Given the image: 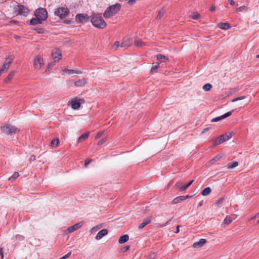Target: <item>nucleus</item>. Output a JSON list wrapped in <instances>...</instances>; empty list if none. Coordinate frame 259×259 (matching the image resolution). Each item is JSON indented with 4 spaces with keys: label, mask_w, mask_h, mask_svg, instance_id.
<instances>
[{
    "label": "nucleus",
    "mask_w": 259,
    "mask_h": 259,
    "mask_svg": "<svg viewBox=\"0 0 259 259\" xmlns=\"http://www.w3.org/2000/svg\"><path fill=\"white\" fill-rule=\"evenodd\" d=\"M91 22L93 26L99 29H104L107 25L99 14H93L91 16Z\"/></svg>",
    "instance_id": "obj_1"
},
{
    "label": "nucleus",
    "mask_w": 259,
    "mask_h": 259,
    "mask_svg": "<svg viewBox=\"0 0 259 259\" xmlns=\"http://www.w3.org/2000/svg\"><path fill=\"white\" fill-rule=\"evenodd\" d=\"M120 8L121 5L118 3L108 7L103 14L104 17L105 18H109L113 16L118 13Z\"/></svg>",
    "instance_id": "obj_2"
},
{
    "label": "nucleus",
    "mask_w": 259,
    "mask_h": 259,
    "mask_svg": "<svg viewBox=\"0 0 259 259\" xmlns=\"http://www.w3.org/2000/svg\"><path fill=\"white\" fill-rule=\"evenodd\" d=\"M1 129L3 133L11 136L14 135L16 133L19 132L17 127L9 124L1 126Z\"/></svg>",
    "instance_id": "obj_3"
},
{
    "label": "nucleus",
    "mask_w": 259,
    "mask_h": 259,
    "mask_svg": "<svg viewBox=\"0 0 259 259\" xmlns=\"http://www.w3.org/2000/svg\"><path fill=\"white\" fill-rule=\"evenodd\" d=\"M70 11L68 8L60 7L56 9L54 12L55 15L58 16L60 19H64L69 14Z\"/></svg>",
    "instance_id": "obj_4"
},
{
    "label": "nucleus",
    "mask_w": 259,
    "mask_h": 259,
    "mask_svg": "<svg viewBox=\"0 0 259 259\" xmlns=\"http://www.w3.org/2000/svg\"><path fill=\"white\" fill-rule=\"evenodd\" d=\"M35 17L40 18L41 20L45 21L48 18V12L45 8H40L35 11Z\"/></svg>",
    "instance_id": "obj_5"
},
{
    "label": "nucleus",
    "mask_w": 259,
    "mask_h": 259,
    "mask_svg": "<svg viewBox=\"0 0 259 259\" xmlns=\"http://www.w3.org/2000/svg\"><path fill=\"white\" fill-rule=\"evenodd\" d=\"M14 13L16 15H21L26 16L29 13V10L23 5L18 6L14 9Z\"/></svg>",
    "instance_id": "obj_6"
},
{
    "label": "nucleus",
    "mask_w": 259,
    "mask_h": 259,
    "mask_svg": "<svg viewBox=\"0 0 259 259\" xmlns=\"http://www.w3.org/2000/svg\"><path fill=\"white\" fill-rule=\"evenodd\" d=\"M232 137L231 133H226L216 138L214 142V145H219L223 142L228 141Z\"/></svg>",
    "instance_id": "obj_7"
},
{
    "label": "nucleus",
    "mask_w": 259,
    "mask_h": 259,
    "mask_svg": "<svg viewBox=\"0 0 259 259\" xmlns=\"http://www.w3.org/2000/svg\"><path fill=\"white\" fill-rule=\"evenodd\" d=\"M90 19H91V16L89 17L85 14H77L75 17L76 21L78 23L87 22Z\"/></svg>",
    "instance_id": "obj_8"
},
{
    "label": "nucleus",
    "mask_w": 259,
    "mask_h": 259,
    "mask_svg": "<svg viewBox=\"0 0 259 259\" xmlns=\"http://www.w3.org/2000/svg\"><path fill=\"white\" fill-rule=\"evenodd\" d=\"M44 64L42 58L39 55L34 59V66L36 69H40Z\"/></svg>",
    "instance_id": "obj_9"
},
{
    "label": "nucleus",
    "mask_w": 259,
    "mask_h": 259,
    "mask_svg": "<svg viewBox=\"0 0 259 259\" xmlns=\"http://www.w3.org/2000/svg\"><path fill=\"white\" fill-rule=\"evenodd\" d=\"M52 56L55 61H59L62 58V54L60 50L55 49L52 51Z\"/></svg>",
    "instance_id": "obj_10"
},
{
    "label": "nucleus",
    "mask_w": 259,
    "mask_h": 259,
    "mask_svg": "<svg viewBox=\"0 0 259 259\" xmlns=\"http://www.w3.org/2000/svg\"><path fill=\"white\" fill-rule=\"evenodd\" d=\"M194 182V180H191L190 182H189L187 184L181 185V184L179 182L177 183L175 185V187L176 189H179L181 191H184L186 190Z\"/></svg>",
    "instance_id": "obj_11"
},
{
    "label": "nucleus",
    "mask_w": 259,
    "mask_h": 259,
    "mask_svg": "<svg viewBox=\"0 0 259 259\" xmlns=\"http://www.w3.org/2000/svg\"><path fill=\"white\" fill-rule=\"evenodd\" d=\"M13 59L14 57L12 55H10L8 57L6 58L2 68L4 69V70L8 69L10 65L11 64Z\"/></svg>",
    "instance_id": "obj_12"
},
{
    "label": "nucleus",
    "mask_w": 259,
    "mask_h": 259,
    "mask_svg": "<svg viewBox=\"0 0 259 259\" xmlns=\"http://www.w3.org/2000/svg\"><path fill=\"white\" fill-rule=\"evenodd\" d=\"M83 223L81 222H79L78 223H76V224H74V225L69 227L67 230V232L69 233L73 232V231L80 228L83 225Z\"/></svg>",
    "instance_id": "obj_13"
},
{
    "label": "nucleus",
    "mask_w": 259,
    "mask_h": 259,
    "mask_svg": "<svg viewBox=\"0 0 259 259\" xmlns=\"http://www.w3.org/2000/svg\"><path fill=\"white\" fill-rule=\"evenodd\" d=\"M132 44V40L129 37H125L122 39L120 46L123 48L128 47L131 46Z\"/></svg>",
    "instance_id": "obj_14"
},
{
    "label": "nucleus",
    "mask_w": 259,
    "mask_h": 259,
    "mask_svg": "<svg viewBox=\"0 0 259 259\" xmlns=\"http://www.w3.org/2000/svg\"><path fill=\"white\" fill-rule=\"evenodd\" d=\"M232 111L228 112L222 116L217 117H215V118L212 119L211 120V122H214L219 121L221 120L222 119H223L227 118V117H229V116H230L232 114Z\"/></svg>",
    "instance_id": "obj_15"
},
{
    "label": "nucleus",
    "mask_w": 259,
    "mask_h": 259,
    "mask_svg": "<svg viewBox=\"0 0 259 259\" xmlns=\"http://www.w3.org/2000/svg\"><path fill=\"white\" fill-rule=\"evenodd\" d=\"M108 234V231L106 229L100 230L97 234L95 238L96 240H100Z\"/></svg>",
    "instance_id": "obj_16"
},
{
    "label": "nucleus",
    "mask_w": 259,
    "mask_h": 259,
    "mask_svg": "<svg viewBox=\"0 0 259 259\" xmlns=\"http://www.w3.org/2000/svg\"><path fill=\"white\" fill-rule=\"evenodd\" d=\"M206 242L205 239H200L198 241L194 242L193 244V247L195 248H198L203 246Z\"/></svg>",
    "instance_id": "obj_17"
},
{
    "label": "nucleus",
    "mask_w": 259,
    "mask_h": 259,
    "mask_svg": "<svg viewBox=\"0 0 259 259\" xmlns=\"http://www.w3.org/2000/svg\"><path fill=\"white\" fill-rule=\"evenodd\" d=\"M87 79L85 78H82L76 81L74 84L77 87H84L87 84Z\"/></svg>",
    "instance_id": "obj_18"
},
{
    "label": "nucleus",
    "mask_w": 259,
    "mask_h": 259,
    "mask_svg": "<svg viewBox=\"0 0 259 259\" xmlns=\"http://www.w3.org/2000/svg\"><path fill=\"white\" fill-rule=\"evenodd\" d=\"M156 59L157 60L163 62H165L169 60L168 58L166 56L161 54H159L156 55Z\"/></svg>",
    "instance_id": "obj_19"
},
{
    "label": "nucleus",
    "mask_w": 259,
    "mask_h": 259,
    "mask_svg": "<svg viewBox=\"0 0 259 259\" xmlns=\"http://www.w3.org/2000/svg\"><path fill=\"white\" fill-rule=\"evenodd\" d=\"M151 222V218H149L145 220H144L143 222L141 223L138 227L139 229H143L147 225L150 224Z\"/></svg>",
    "instance_id": "obj_20"
},
{
    "label": "nucleus",
    "mask_w": 259,
    "mask_h": 259,
    "mask_svg": "<svg viewBox=\"0 0 259 259\" xmlns=\"http://www.w3.org/2000/svg\"><path fill=\"white\" fill-rule=\"evenodd\" d=\"M42 20H41L40 18H33L30 21V24L32 25H35L38 24H41L42 22Z\"/></svg>",
    "instance_id": "obj_21"
},
{
    "label": "nucleus",
    "mask_w": 259,
    "mask_h": 259,
    "mask_svg": "<svg viewBox=\"0 0 259 259\" xmlns=\"http://www.w3.org/2000/svg\"><path fill=\"white\" fill-rule=\"evenodd\" d=\"M80 100H78V101L76 100H72L71 104V107L74 109H78L80 106V103L79 102Z\"/></svg>",
    "instance_id": "obj_22"
},
{
    "label": "nucleus",
    "mask_w": 259,
    "mask_h": 259,
    "mask_svg": "<svg viewBox=\"0 0 259 259\" xmlns=\"http://www.w3.org/2000/svg\"><path fill=\"white\" fill-rule=\"evenodd\" d=\"M89 136V133L82 134L78 139L77 142L81 143L86 140Z\"/></svg>",
    "instance_id": "obj_23"
},
{
    "label": "nucleus",
    "mask_w": 259,
    "mask_h": 259,
    "mask_svg": "<svg viewBox=\"0 0 259 259\" xmlns=\"http://www.w3.org/2000/svg\"><path fill=\"white\" fill-rule=\"evenodd\" d=\"M128 239H129V236L128 235H127V234L123 235L121 236V237H120V238L118 239V242L120 244H122L123 243H125L127 241H128Z\"/></svg>",
    "instance_id": "obj_24"
},
{
    "label": "nucleus",
    "mask_w": 259,
    "mask_h": 259,
    "mask_svg": "<svg viewBox=\"0 0 259 259\" xmlns=\"http://www.w3.org/2000/svg\"><path fill=\"white\" fill-rule=\"evenodd\" d=\"M219 28L224 29L227 30L230 28V25L228 23H221L218 25Z\"/></svg>",
    "instance_id": "obj_25"
},
{
    "label": "nucleus",
    "mask_w": 259,
    "mask_h": 259,
    "mask_svg": "<svg viewBox=\"0 0 259 259\" xmlns=\"http://www.w3.org/2000/svg\"><path fill=\"white\" fill-rule=\"evenodd\" d=\"M184 197L182 196H178L174 198L171 201V204H176L184 200Z\"/></svg>",
    "instance_id": "obj_26"
},
{
    "label": "nucleus",
    "mask_w": 259,
    "mask_h": 259,
    "mask_svg": "<svg viewBox=\"0 0 259 259\" xmlns=\"http://www.w3.org/2000/svg\"><path fill=\"white\" fill-rule=\"evenodd\" d=\"M211 191V190L210 187H206L202 190L201 194L203 196H207L210 193Z\"/></svg>",
    "instance_id": "obj_27"
},
{
    "label": "nucleus",
    "mask_w": 259,
    "mask_h": 259,
    "mask_svg": "<svg viewBox=\"0 0 259 259\" xmlns=\"http://www.w3.org/2000/svg\"><path fill=\"white\" fill-rule=\"evenodd\" d=\"M62 71L67 74H73V73H79V72L77 71V70H72V69H66V68H65L64 69L62 70Z\"/></svg>",
    "instance_id": "obj_28"
},
{
    "label": "nucleus",
    "mask_w": 259,
    "mask_h": 259,
    "mask_svg": "<svg viewBox=\"0 0 259 259\" xmlns=\"http://www.w3.org/2000/svg\"><path fill=\"white\" fill-rule=\"evenodd\" d=\"M238 165V162L234 161V162H233L229 163L227 165V167L228 168H234L235 167H236Z\"/></svg>",
    "instance_id": "obj_29"
},
{
    "label": "nucleus",
    "mask_w": 259,
    "mask_h": 259,
    "mask_svg": "<svg viewBox=\"0 0 259 259\" xmlns=\"http://www.w3.org/2000/svg\"><path fill=\"white\" fill-rule=\"evenodd\" d=\"M212 85L210 83H206L204 84L203 87V89L205 91H209L212 88Z\"/></svg>",
    "instance_id": "obj_30"
},
{
    "label": "nucleus",
    "mask_w": 259,
    "mask_h": 259,
    "mask_svg": "<svg viewBox=\"0 0 259 259\" xmlns=\"http://www.w3.org/2000/svg\"><path fill=\"white\" fill-rule=\"evenodd\" d=\"M14 74H15L14 71H12V72H10L9 75L6 78L5 81L6 82L10 81L13 77Z\"/></svg>",
    "instance_id": "obj_31"
},
{
    "label": "nucleus",
    "mask_w": 259,
    "mask_h": 259,
    "mask_svg": "<svg viewBox=\"0 0 259 259\" xmlns=\"http://www.w3.org/2000/svg\"><path fill=\"white\" fill-rule=\"evenodd\" d=\"M59 143V141L58 139H54L53 140H52L51 141V146L53 147H57Z\"/></svg>",
    "instance_id": "obj_32"
},
{
    "label": "nucleus",
    "mask_w": 259,
    "mask_h": 259,
    "mask_svg": "<svg viewBox=\"0 0 259 259\" xmlns=\"http://www.w3.org/2000/svg\"><path fill=\"white\" fill-rule=\"evenodd\" d=\"M135 44L138 47H142L144 45V43L141 40L138 39L135 41Z\"/></svg>",
    "instance_id": "obj_33"
},
{
    "label": "nucleus",
    "mask_w": 259,
    "mask_h": 259,
    "mask_svg": "<svg viewBox=\"0 0 259 259\" xmlns=\"http://www.w3.org/2000/svg\"><path fill=\"white\" fill-rule=\"evenodd\" d=\"M164 13V11L163 9H160L158 12L157 18L159 19H161L162 17V16H163Z\"/></svg>",
    "instance_id": "obj_34"
},
{
    "label": "nucleus",
    "mask_w": 259,
    "mask_h": 259,
    "mask_svg": "<svg viewBox=\"0 0 259 259\" xmlns=\"http://www.w3.org/2000/svg\"><path fill=\"white\" fill-rule=\"evenodd\" d=\"M159 67V63H153V66L151 69L150 71L152 72L154 70H156L158 67Z\"/></svg>",
    "instance_id": "obj_35"
},
{
    "label": "nucleus",
    "mask_w": 259,
    "mask_h": 259,
    "mask_svg": "<svg viewBox=\"0 0 259 259\" xmlns=\"http://www.w3.org/2000/svg\"><path fill=\"white\" fill-rule=\"evenodd\" d=\"M232 221V220L229 217H226V218L224 220V223L225 225L230 224Z\"/></svg>",
    "instance_id": "obj_36"
},
{
    "label": "nucleus",
    "mask_w": 259,
    "mask_h": 259,
    "mask_svg": "<svg viewBox=\"0 0 259 259\" xmlns=\"http://www.w3.org/2000/svg\"><path fill=\"white\" fill-rule=\"evenodd\" d=\"M247 9V8L246 6H241V7L237 8L236 9V12H242L243 11H246Z\"/></svg>",
    "instance_id": "obj_37"
},
{
    "label": "nucleus",
    "mask_w": 259,
    "mask_h": 259,
    "mask_svg": "<svg viewBox=\"0 0 259 259\" xmlns=\"http://www.w3.org/2000/svg\"><path fill=\"white\" fill-rule=\"evenodd\" d=\"M19 173L18 172H15L14 173V174L11 177L9 178V180H15L16 178H17L19 177Z\"/></svg>",
    "instance_id": "obj_38"
},
{
    "label": "nucleus",
    "mask_w": 259,
    "mask_h": 259,
    "mask_svg": "<svg viewBox=\"0 0 259 259\" xmlns=\"http://www.w3.org/2000/svg\"><path fill=\"white\" fill-rule=\"evenodd\" d=\"M192 17L193 19L196 20L199 17V14L198 13H193L192 15Z\"/></svg>",
    "instance_id": "obj_39"
},
{
    "label": "nucleus",
    "mask_w": 259,
    "mask_h": 259,
    "mask_svg": "<svg viewBox=\"0 0 259 259\" xmlns=\"http://www.w3.org/2000/svg\"><path fill=\"white\" fill-rule=\"evenodd\" d=\"M106 140H107V139L106 138L102 139L98 142V145H101L103 144L106 142Z\"/></svg>",
    "instance_id": "obj_40"
},
{
    "label": "nucleus",
    "mask_w": 259,
    "mask_h": 259,
    "mask_svg": "<svg viewBox=\"0 0 259 259\" xmlns=\"http://www.w3.org/2000/svg\"><path fill=\"white\" fill-rule=\"evenodd\" d=\"M244 99V96H241V97H238V98H234L232 100V102H236L238 100H242Z\"/></svg>",
    "instance_id": "obj_41"
},
{
    "label": "nucleus",
    "mask_w": 259,
    "mask_h": 259,
    "mask_svg": "<svg viewBox=\"0 0 259 259\" xmlns=\"http://www.w3.org/2000/svg\"><path fill=\"white\" fill-rule=\"evenodd\" d=\"M71 254V252L70 251V252H68L66 254H65V255H64L63 256L61 257L60 259H66L67 257H68L69 256H70Z\"/></svg>",
    "instance_id": "obj_42"
},
{
    "label": "nucleus",
    "mask_w": 259,
    "mask_h": 259,
    "mask_svg": "<svg viewBox=\"0 0 259 259\" xmlns=\"http://www.w3.org/2000/svg\"><path fill=\"white\" fill-rule=\"evenodd\" d=\"M35 30L37 31V32L38 33H40V34L44 33V29L43 28H41L35 29Z\"/></svg>",
    "instance_id": "obj_43"
},
{
    "label": "nucleus",
    "mask_w": 259,
    "mask_h": 259,
    "mask_svg": "<svg viewBox=\"0 0 259 259\" xmlns=\"http://www.w3.org/2000/svg\"><path fill=\"white\" fill-rule=\"evenodd\" d=\"M224 199L223 198H221L218 200L216 202V204H218V206H219V205L220 203H222V202L224 201Z\"/></svg>",
    "instance_id": "obj_44"
},
{
    "label": "nucleus",
    "mask_w": 259,
    "mask_h": 259,
    "mask_svg": "<svg viewBox=\"0 0 259 259\" xmlns=\"http://www.w3.org/2000/svg\"><path fill=\"white\" fill-rule=\"evenodd\" d=\"M129 248H130V246H125L124 247H123V248H122L121 249V251L122 252H125L127 250L129 249Z\"/></svg>",
    "instance_id": "obj_45"
},
{
    "label": "nucleus",
    "mask_w": 259,
    "mask_h": 259,
    "mask_svg": "<svg viewBox=\"0 0 259 259\" xmlns=\"http://www.w3.org/2000/svg\"><path fill=\"white\" fill-rule=\"evenodd\" d=\"M136 0H128L127 2V4L129 5H133L136 3Z\"/></svg>",
    "instance_id": "obj_46"
},
{
    "label": "nucleus",
    "mask_w": 259,
    "mask_h": 259,
    "mask_svg": "<svg viewBox=\"0 0 259 259\" xmlns=\"http://www.w3.org/2000/svg\"><path fill=\"white\" fill-rule=\"evenodd\" d=\"M221 156L220 155H218L217 156H215L213 158V160L215 161H218V160H219L221 158Z\"/></svg>",
    "instance_id": "obj_47"
},
{
    "label": "nucleus",
    "mask_w": 259,
    "mask_h": 259,
    "mask_svg": "<svg viewBox=\"0 0 259 259\" xmlns=\"http://www.w3.org/2000/svg\"><path fill=\"white\" fill-rule=\"evenodd\" d=\"M92 159H90V160H85V162H84V166L85 167H87L92 161Z\"/></svg>",
    "instance_id": "obj_48"
},
{
    "label": "nucleus",
    "mask_w": 259,
    "mask_h": 259,
    "mask_svg": "<svg viewBox=\"0 0 259 259\" xmlns=\"http://www.w3.org/2000/svg\"><path fill=\"white\" fill-rule=\"evenodd\" d=\"M120 45V42L119 41H115L114 44V47L115 49H116Z\"/></svg>",
    "instance_id": "obj_49"
},
{
    "label": "nucleus",
    "mask_w": 259,
    "mask_h": 259,
    "mask_svg": "<svg viewBox=\"0 0 259 259\" xmlns=\"http://www.w3.org/2000/svg\"><path fill=\"white\" fill-rule=\"evenodd\" d=\"M0 255L1 256V259H3L4 258L3 249L1 247H0Z\"/></svg>",
    "instance_id": "obj_50"
},
{
    "label": "nucleus",
    "mask_w": 259,
    "mask_h": 259,
    "mask_svg": "<svg viewBox=\"0 0 259 259\" xmlns=\"http://www.w3.org/2000/svg\"><path fill=\"white\" fill-rule=\"evenodd\" d=\"M103 134V132L98 133L97 135L96 136L95 139H99L100 138Z\"/></svg>",
    "instance_id": "obj_51"
},
{
    "label": "nucleus",
    "mask_w": 259,
    "mask_h": 259,
    "mask_svg": "<svg viewBox=\"0 0 259 259\" xmlns=\"http://www.w3.org/2000/svg\"><path fill=\"white\" fill-rule=\"evenodd\" d=\"M184 198V200L187 199V198H192L193 195H187L186 196H182Z\"/></svg>",
    "instance_id": "obj_52"
},
{
    "label": "nucleus",
    "mask_w": 259,
    "mask_h": 259,
    "mask_svg": "<svg viewBox=\"0 0 259 259\" xmlns=\"http://www.w3.org/2000/svg\"><path fill=\"white\" fill-rule=\"evenodd\" d=\"M210 127H206L203 129V130L202 132V134H204L205 132H207L209 130Z\"/></svg>",
    "instance_id": "obj_53"
},
{
    "label": "nucleus",
    "mask_w": 259,
    "mask_h": 259,
    "mask_svg": "<svg viewBox=\"0 0 259 259\" xmlns=\"http://www.w3.org/2000/svg\"><path fill=\"white\" fill-rule=\"evenodd\" d=\"M210 11H211V12H213L215 11V7L214 6H212L211 7H210Z\"/></svg>",
    "instance_id": "obj_54"
},
{
    "label": "nucleus",
    "mask_w": 259,
    "mask_h": 259,
    "mask_svg": "<svg viewBox=\"0 0 259 259\" xmlns=\"http://www.w3.org/2000/svg\"><path fill=\"white\" fill-rule=\"evenodd\" d=\"M228 2L231 5H234L235 4V2L233 0H228Z\"/></svg>",
    "instance_id": "obj_55"
},
{
    "label": "nucleus",
    "mask_w": 259,
    "mask_h": 259,
    "mask_svg": "<svg viewBox=\"0 0 259 259\" xmlns=\"http://www.w3.org/2000/svg\"><path fill=\"white\" fill-rule=\"evenodd\" d=\"M181 226H178L177 227V231L176 232V233H178V232H179V227H180Z\"/></svg>",
    "instance_id": "obj_56"
},
{
    "label": "nucleus",
    "mask_w": 259,
    "mask_h": 259,
    "mask_svg": "<svg viewBox=\"0 0 259 259\" xmlns=\"http://www.w3.org/2000/svg\"><path fill=\"white\" fill-rule=\"evenodd\" d=\"M4 71H5V70H4V69H3V68L0 69V76L1 75V74H2V73H3Z\"/></svg>",
    "instance_id": "obj_57"
},
{
    "label": "nucleus",
    "mask_w": 259,
    "mask_h": 259,
    "mask_svg": "<svg viewBox=\"0 0 259 259\" xmlns=\"http://www.w3.org/2000/svg\"><path fill=\"white\" fill-rule=\"evenodd\" d=\"M53 65H54L53 63H50V64H49L48 67H52Z\"/></svg>",
    "instance_id": "obj_58"
},
{
    "label": "nucleus",
    "mask_w": 259,
    "mask_h": 259,
    "mask_svg": "<svg viewBox=\"0 0 259 259\" xmlns=\"http://www.w3.org/2000/svg\"><path fill=\"white\" fill-rule=\"evenodd\" d=\"M169 222V221L167 222L164 226H165L167 225L168 224Z\"/></svg>",
    "instance_id": "obj_59"
},
{
    "label": "nucleus",
    "mask_w": 259,
    "mask_h": 259,
    "mask_svg": "<svg viewBox=\"0 0 259 259\" xmlns=\"http://www.w3.org/2000/svg\"><path fill=\"white\" fill-rule=\"evenodd\" d=\"M32 157H33V159H35V156H34V155L31 156V157L30 158L31 159H32Z\"/></svg>",
    "instance_id": "obj_60"
},
{
    "label": "nucleus",
    "mask_w": 259,
    "mask_h": 259,
    "mask_svg": "<svg viewBox=\"0 0 259 259\" xmlns=\"http://www.w3.org/2000/svg\"><path fill=\"white\" fill-rule=\"evenodd\" d=\"M69 21H66V24H69Z\"/></svg>",
    "instance_id": "obj_61"
},
{
    "label": "nucleus",
    "mask_w": 259,
    "mask_h": 259,
    "mask_svg": "<svg viewBox=\"0 0 259 259\" xmlns=\"http://www.w3.org/2000/svg\"><path fill=\"white\" fill-rule=\"evenodd\" d=\"M11 22H14V23H16V21H14V20H12V21H11Z\"/></svg>",
    "instance_id": "obj_62"
},
{
    "label": "nucleus",
    "mask_w": 259,
    "mask_h": 259,
    "mask_svg": "<svg viewBox=\"0 0 259 259\" xmlns=\"http://www.w3.org/2000/svg\"><path fill=\"white\" fill-rule=\"evenodd\" d=\"M258 215H259V213L256 214L255 215L254 218H256L257 216H258Z\"/></svg>",
    "instance_id": "obj_63"
},
{
    "label": "nucleus",
    "mask_w": 259,
    "mask_h": 259,
    "mask_svg": "<svg viewBox=\"0 0 259 259\" xmlns=\"http://www.w3.org/2000/svg\"><path fill=\"white\" fill-rule=\"evenodd\" d=\"M257 58H259V54L256 56Z\"/></svg>",
    "instance_id": "obj_64"
}]
</instances>
